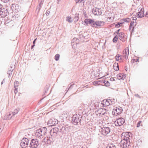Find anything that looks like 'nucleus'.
Masks as SVG:
<instances>
[{"label":"nucleus","mask_w":148,"mask_h":148,"mask_svg":"<svg viewBox=\"0 0 148 148\" xmlns=\"http://www.w3.org/2000/svg\"><path fill=\"white\" fill-rule=\"evenodd\" d=\"M60 132L59 131V129L57 127H55L52 129L50 132L51 137H47L45 138L44 140L46 141L47 143L49 145H50L52 142L54 141L56 138V139L60 138L62 136L60 134Z\"/></svg>","instance_id":"nucleus-1"},{"label":"nucleus","mask_w":148,"mask_h":148,"mask_svg":"<svg viewBox=\"0 0 148 148\" xmlns=\"http://www.w3.org/2000/svg\"><path fill=\"white\" fill-rule=\"evenodd\" d=\"M84 24L86 26H88L89 24L90 26L95 28H99L103 26L105 22L103 21H95V20L91 18L86 19L84 20Z\"/></svg>","instance_id":"nucleus-2"},{"label":"nucleus","mask_w":148,"mask_h":148,"mask_svg":"<svg viewBox=\"0 0 148 148\" xmlns=\"http://www.w3.org/2000/svg\"><path fill=\"white\" fill-rule=\"evenodd\" d=\"M82 116L79 114L74 115L72 117V123L74 125H78L81 123Z\"/></svg>","instance_id":"nucleus-3"},{"label":"nucleus","mask_w":148,"mask_h":148,"mask_svg":"<svg viewBox=\"0 0 148 148\" xmlns=\"http://www.w3.org/2000/svg\"><path fill=\"white\" fill-rule=\"evenodd\" d=\"M47 131V129L45 127L41 128L36 130L35 134L38 137L43 136L46 134Z\"/></svg>","instance_id":"nucleus-4"},{"label":"nucleus","mask_w":148,"mask_h":148,"mask_svg":"<svg viewBox=\"0 0 148 148\" xmlns=\"http://www.w3.org/2000/svg\"><path fill=\"white\" fill-rule=\"evenodd\" d=\"M39 145V140L36 138H33L30 140L29 147L31 148H37Z\"/></svg>","instance_id":"nucleus-5"},{"label":"nucleus","mask_w":148,"mask_h":148,"mask_svg":"<svg viewBox=\"0 0 148 148\" xmlns=\"http://www.w3.org/2000/svg\"><path fill=\"white\" fill-rule=\"evenodd\" d=\"M99 130L101 134L106 136L110 133V129L108 127H101Z\"/></svg>","instance_id":"nucleus-6"},{"label":"nucleus","mask_w":148,"mask_h":148,"mask_svg":"<svg viewBox=\"0 0 148 148\" xmlns=\"http://www.w3.org/2000/svg\"><path fill=\"white\" fill-rule=\"evenodd\" d=\"M70 129V127L68 125H64L62 126L59 130V131L60 132V135L62 136L60 134L61 132L62 134H66L68 132H69Z\"/></svg>","instance_id":"nucleus-7"},{"label":"nucleus","mask_w":148,"mask_h":148,"mask_svg":"<svg viewBox=\"0 0 148 148\" xmlns=\"http://www.w3.org/2000/svg\"><path fill=\"white\" fill-rule=\"evenodd\" d=\"M29 140L26 138H24L21 140L20 143V146L22 148H25L29 145Z\"/></svg>","instance_id":"nucleus-8"},{"label":"nucleus","mask_w":148,"mask_h":148,"mask_svg":"<svg viewBox=\"0 0 148 148\" xmlns=\"http://www.w3.org/2000/svg\"><path fill=\"white\" fill-rule=\"evenodd\" d=\"M130 144V141L129 140H121L120 143V145L121 147L123 148H129Z\"/></svg>","instance_id":"nucleus-9"},{"label":"nucleus","mask_w":148,"mask_h":148,"mask_svg":"<svg viewBox=\"0 0 148 148\" xmlns=\"http://www.w3.org/2000/svg\"><path fill=\"white\" fill-rule=\"evenodd\" d=\"M122 111V108L120 106H118L113 110L112 113L113 115L117 116L120 114Z\"/></svg>","instance_id":"nucleus-10"},{"label":"nucleus","mask_w":148,"mask_h":148,"mask_svg":"<svg viewBox=\"0 0 148 148\" xmlns=\"http://www.w3.org/2000/svg\"><path fill=\"white\" fill-rule=\"evenodd\" d=\"M125 122V119L121 117L117 119L114 123L116 126H120L122 125Z\"/></svg>","instance_id":"nucleus-11"},{"label":"nucleus","mask_w":148,"mask_h":148,"mask_svg":"<svg viewBox=\"0 0 148 148\" xmlns=\"http://www.w3.org/2000/svg\"><path fill=\"white\" fill-rule=\"evenodd\" d=\"M121 137L122 140H129L130 141V136L129 134V133L123 132L121 135Z\"/></svg>","instance_id":"nucleus-12"},{"label":"nucleus","mask_w":148,"mask_h":148,"mask_svg":"<svg viewBox=\"0 0 148 148\" xmlns=\"http://www.w3.org/2000/svg\"><path fill=\"white\" fill-rule=\"evenodd\" d=\"M58 123L57 120L55 118L50 119L47 122V125L49 126H52L56 125Z\"/></svg>","instance_id":"nucleus-13"},{"label":"nucleus","mask_w":148,"mask_h":148,"mask_svg":"<svg viewBox=\"0 0 148 148\" xmlns=\"http://www.w3.org/2000/svg\"><path fill=\"white\" fill-rule=\"evenodd\" d=\"M92 12L94 15H100L102 13V10L101 8H95L92 9Z\"/></svg>","instance_id":"nucleus-14"},{"label":"nucleus","mask_w":148,"mask_h":148,"mask_svg":"<svg viewBox=\"0 0 148 148\" xmlns=\"http://www.w3.org/2000/svg\"><path fill=\"white\" fill-rule=\"evenodd\" d=\"M123 54L122 56L125 58L126 59L128 58L129 54V50L128 48H126L123 51Z\"/></svg>","instance_id":"nucleus-15"},{"label":"nucleus","mask_w":148,"mask_h":148,"mask_svg":"<svg viewBox=\"0 0 148 148\" xmlns=\"http://www.w3.org/2000/svg\"><path fill=\"white\" fill-rule=\"evenodd\" d=\"M112 102L111 100L110 99H105L103 101L102 104L103 106H107L111 104Z\"/></svg>","instance_id":"nucleus-16"},{"label":"nucleus","mask_w":148,"mask_h":148,"mask_svg":"<svg viewBox=\"0 0 148 148\" xmlns=\"http://www.w3.org/2000/svg\"><path fill=\"white\" fill-rule=\"evenodd\" d=\"M119 38L123 42H124L126 40V38L125 37V34L123 32H120L118 35Z\"/></svg>","instance_id":"nucleus-17"},{"label":"nucleus","mask_w":148,"mask_h":148,"mask_svg":"<svg viewBox=\"0 0 148 148\" xmlns=\"http://www.w3.org/2000/svg\"><path fill=\"white\" fill-rule=\"evenodd\" d=\"M144 11L143 9H141L140 11L136 14V15L137 17L139 18H141L144 16Z\"/></svg>","instance_id":"nucleus-18"},{"label":"nucleus","mask_w":148,"mask_h":148,"mask_svg":"<svg viewBox=\"0 0 148 148\" xmlns=\"http://www.w3.org/2000/svg\"><path fill=\"white\" fill-rule=\"evenodd\" d=\"M7 15V10L4 8L1 9L0 10V15L2 17H4Z\"/></svg>","instance_id":"nucleus-19"},{"label":"nucleus","mask_w":148,"mask_h":148,"mask_svg":"<svg viewBox=\"0 0 148 148\" xmlns=\"http://www.w3.org/2000/svg\"><path fill=\"white\" fill-rule=\"evenodd\" d=\"M18 82L17 81L14 82V92L15 94L17 93L18 92Z\"/></svg>","instance_id":"nucleus-20"},{"label":"nucleus","mask_w":148,"mask_h":148,"mask_svg":"<svg viewBox=\"0 0 148 148\" xmlns=\"http://www.w3.org/2000/svg\"><path fill=\"white\" fill-rule=\"evenodd\" d=\"M93 84L95 85H96V84H98V85H102L103 80H97L94 81L93 82Z\"/></svg>","instance_id":"nucleus-21"},{"label":"nucleus","mask_w":148,"mask_h":148,"mask_svg":"<svg viewBox=\"0 0 148 148\" xmlns=\"http://www.w3.org/2000/svg\"><path fill=\"white\" fill-rule=\"evenodd\" d=\"M114 69L116 71H118L119 70V66L118 63H115L113 66Z\"/></svg>","instance_id":"nucleus-22"},{"label":"nucleus","mask_w":148,"mask_h":148,"mask_svg":"<svg viewBox=\"0 0 148 148\" xmlns=\"http://www.w3.org/2000/svg\"><path fill=\"white\" fill-rule=\"evenodd\" d=\"M11 117V114L10 113L7 114L4 116V119L5 120H8Z\"/></svg>","instance_id":"nucleus-23"},{"label":"nucleus","mask_w":148,"mask_h":148,"mask_svg":"<svg viewBox=\"0 0 148 148\" xmlns=\"http://www.w3.org/2000/svg\"><path fill=\"white\" fill-rule=\"evenodd\" d=\"M104 84L105 86H108L110 85V84L109 82L108 81L103 80V84Z\"/></svg>","instance_id":"nucleus-24"},{"label":"nucleus","mask_w":148,"mask_h":148,"mask_svg":"<svg viewBox=\"0 0 148 148\" xmlns=\"http://www.w3.org/2000/svg\"><path fill=\"white\" fill-rule=\"evenodd\" d=\"M106 148H116V147L114 144L111 143L108 145Z\"/></svg>","instance_id":"nucleus-25"},{"label":"nucleus","mask_w":148,"mask_h":148,"mask_svg":"<svg viewBox=\"0 0 148 148\" xmlns=\"http://www.w3.org/2000/svg\"><path fill=\"white\" fill-rule=\"evenodd\" d=\"M79 40L76 38H74L72 40L71 43L77 44L79 42Z\"/></svg>","instance_id":"nucleus-26"},{"label":"nucleus","mask_w":148,"mask_h":148,"mask_svg":"<svg viewBox=\"0 0 148 148\" xmlns=\"http://www.w3.org/2000/svg\"><path fill=\"white\" fill-rule=\"evenodd\" d=\"M10 68H9V70L8 71V73L9 75H12V72L13 70V68L12 67H11L10 69Z\"/></svg>","instance_id":"nucleus-27"},{"label":"nucleus","mask_w":148,"mask_h":148,"mask_svg":"<svg viewBox=\"0 0 148 148\" xmlns=\"http://www.w3.org/2000/svg\"><path fill=\"white\" fill-rule=\"evenodd\" d=\"M130 18H123L121 20V21L122 22H126L128 23L130 21Z\"/></svg>","instance_id":"nucleus-28"},{"label":"nucleus","mask_w":148,"mask_h":148,"mask_svg":"<svg viewBox=\"0 0 148 148\" xmlns=\"http://www.w3.org/2000/svg\"><path fill=\"white\" fill-rule=\"evenodd\" d=\"M41 7L42 6L39 5H38L37 6L36 10V12H37V14H38L40 10Z\"/></svg>","instance_id":"nucleus-29"},{"label":"nucleus","mask_w":148,"mask_h":148,"mask_svg":"<svg viewBox=\"0 0 148 148\" xmlns=\"http://www.w3.org/2000/svg\"><path fill=\"white\" fill-rule=\"evenodd\" d=\"M66 21L70 23H71L73 22V20L71 18V17L70 16L67 17H66Z\"/></svg>","instance_id":"nucleus-30"},{"label":"nucleus","mask_w":148,"mask_h":148,"mask_svg":"<svg viewBox=\"0 0 148 148\" xmlns=\"http://www.w3.org/2000/svg\"><path fill=\"white\" fill-rule=\"evenodd\" d=\"M123 24L124 22H118L115 24V27H119L121 25Z\"/></svg>","instance_id":"nucleus-31"},{"label":"nucleus","mask_w":148,"mask_h":148,"mask_svg":"<svg viewBox=\"0 0 148 148\" xmlns=\"http://www.w3.org/2000/svg\"><path fill=\"white\" fill-rule=\"evenodd\" d=\"M60 55L58 54H56L55 56V59L56 61L59 60L60 58Z\"/></svg>","instance_id":"nucleus-32"},{"label":"nucleus","mask_w":148,"mask_h":148,"mask_svg":"<svg viewBox=\"0 0 148 148\" xmlns=\"http://www.w3.org/2000/svg\"><path fill=\"white\" fill-rule=\"evenodd\" d=\"M118 40V36L117 35L115 36L113 38L112 41L113 42L116 43L117 42Z\"/></svg>","instance_id":"nucleus-33"},{"label":"nucleus","mask_w":148,"mask_h":148,"mask_svg":"<svg viewBox=\"0 0 148 148\" xmlns=\"http://www.w3.org/2000/svg\"><path fill=\"white\" fill-rule=\"evenodd\" d=\"M49 88V85H46L44 88L45 94L47 93L48 91Z\"/></svg>","instance_id":"nucleus-34"},{"label":"nucleus","mask_w":148,"mask_h":148,"mask_svg":"<svg viewBox=\"0 0 148 148\" xmlns=\"http://www.w3.org/2000/svg\"><path fill=\"white\" fill-rule=\"evenodd\" d=\"M134 21H133L132 22V21L130 23L129 29V30H131L132 27L134 25Z\"/></svg>","instance_id":"nucleus-35"},{"label":"nucleus","mask_w":148,"mask_h":148,"mask_svg":"<svg viewBox=\"0 0 148 148\" xmlns=\"http://www.w3.org/2000/svg\"><path fill=\"white\" fill-rule=\"evenodd\" d=\"M79 15L78 14H76L75 15V17H74V19L75 21H77L79 19Z\"/></svg>","instance_id":"nucleus-36"},{"label":"nucleus","mask_w":148,"mask_h":148,"mask_svg":"<svg viewBox=\"0 0 148 148\" xmlns=\"http://www.w3.org/2000/svg\"><path fill=\"white\" fill-rule=\"evenodd\" d=\"M74 85V84H69V85L68 86H69V85H70V86L68 88V90H67V91H68L69 90L71 89L73 87Z\"/></svg>","instance_id":"nucleus-37"},{"label":"nucleus","mask_w":148,"mask_h":148,"mask_svg":"<svg viewBox=\"0 0 148 148\" xmlns=\"http://www.w3.org/2000/svg\"><path fill=\"white\" fill-rule=\"evenodd\" d=\"M120 55L118 54H117L115 56L116 60L117 61H119V58L121 57Z\"/></svg>","instance_id":"nucleus-38"},{"label":"nucleus","mask_w":148,"mask_h":148,"mask_svg":"<svg viewBox=\"0 0 148 148\" xmlns=\"http://www.w3.org/2000/svg\"><path fill=\"white\" fill-rule=\"evenodd\" d=\"M122 76L121 77V79H125V77H126V74H124V73H122Z\"/></svg>","instance_id":"nucleus-39"},{"label":"nucleus","mask_w":148,"mask_h":148,"mask_svg":"<svg viewBox=\"0 0 148 148\" xmlns=\"http://www.w3.org/2000/svg\"><path fill=\"white\" fill-rule=\"evenodd\" d=\"M121 74H122L121 73H119L117 75V78L118 79H119V80L121 79V77H121V76H122Z\"/></svg>","instance_id":"nucleus-40"},{"label":"nucleus","mask_w":148,"mask_h":148,"mask_svg":"<svg viewBox=\"0 0 148 148\" xmlns=\"http://www.w3.org/2000/svg\"><path fill=\"white\" fill-rule=\"evenodd\" d=\"M141 122L142 121H140L139 122H138L137 125L136 127H138L140 126V124L141 123Z\"/></svg>","instance_id":"nucleus-41"},{"label":"nucleus","mask_w":148,"mask_h":148,"mask_svg":"<svg viewBox=\"0 0 148 148\" xmlns=\"http://www.w3.org/2000/svg\"><path fill=\"white\" fill-rule=\"evenodd\" d=\"M76 3H81L82 2L83 0H75Z\"/></svg>","instance_id":"nucleus-42"},{"label":"nucleus","mask_w":148,"mask_h":148,"mask_svg":"<svg viewBox=\"0 0 148 148\" xmlns=\"http://www.w3.org/2000/svg\"><path fill=\"white\" fill-rule=\"evenodd\" d=\"M65 113H63L62 114V117L63 118H67L66 116H65Z\"/></svg>","instance_id":"nucleus-43"},{"label":"nucleus","mask_w":148,"mask_h":148,"mask_svg":"<svg viewBox=\"0 0 148 148\" xmlns=\"http://www.w3.org/2000/svg\"><path fill=\"white\" fill-rule=\"evenodd\" d=\"M132 20L133 21H134V23H135L136 21V17H132Z\"/></svg>","instance_id":"nucleus-44"},{"label":"nucleus","mask_w":148,"mask_h":148,"mask_svg":"<svg viewBox=\"0 0 148 148\" xmlns=\"http://www.w3.org/2000/svg\"><path fill=\"white\" fill-rule=\"evenodd\" d=\"M135 97H138L140 99L141 98V97L138 94H136L135 95Z\"/></svg>","instance_id":"nucleus-45"},{"label":"nucleus","mask_w":148,"mask_h":148,"mask_svg":"<svg viewBox=\"0 0 148 148\" xmlns=\"http://www.w3.org/2000/svg\"><path fill=\"white\" fill-rule=\"evenodd\" d=\"M43 3V2H42V1H41L40 2H39V3L38 5L42 6Z\"/></svg>","instance_id":"nucleus-46"},{"label":"nucleus","mask_w":148,"mask_h":148,"mask_svg":"<svg viewBox=\"0 0 148 148\" xmlns=\"http://www.w3.org/2000/svg\"><path fill=\"white\" fill-rule=\"evenodd\" d=\"M120 29H119L118 30H116V33L117 34H118V35H119V31L120 30Z\"/></svg>","instance_id":"nucleus-47"},{"label":"nucleus","mask_w":148,"mask_h":148,"mask_svg":"<svg viewBox=\"0 0 148 148\" xmlns=\"http://www.w3.org/2000/svg\"><path fill=\"white\" fill-rule=\"evenodd\" d=\"M1 1L4 3H7L8 2L9 0H1Z\"/></svg>","instance_id":"nucleus-48"},{"label":"nucleus","mask_w":148,"mask_h":148,"mask_svg":"<svg viewBox=\"0 0 148 148\" xmlns=\"http://www.w3.org/2000/svg\"><path fill=\"white\" fill-rule=\"evenodd\" d=\"M134 27H133L132 29V31L131 32V34H132V33H133L134 32Z\"/></svg>","instance_id":"nucleus-49"},{"label":"nucleus","mask_w":148,"mask_h":148,"mask_svg":"<svg viewBox=\"0 0 148 148\" xmlns=\"http://www.w3.org/2000/svg\"><path fill=\"white\" fill-rule=\"evenodd\" d=\"M146 17L148 18V11H147L145 15Z\"/></svg>","instance_id":"nucleus-50"},{"label":"nucleus","mask_w":148,"mask_h":148,"mask_svg":"<svg viewBox=\"0 0 148 148\" xmlns=\"http://www.w3.org/2000/svg\"><path fill=\"white\" fill-rule=\"evenodd\" d=\"M133 60L134 62L135 61V62H137L139 60V59L137 58L136 60L135 59H133Z\"/></svg>","instance_id":"nucleus-51"},{"label":"nucleus","mask_w":148,"mask_h":148,"mask_svg":"<svg viewBox=\"0 0 148 148\" xmlns=\"http://www.w3.org/2000/svg\"><path fill=\"white\" fill-rule=\"evenodd\" d=\"M37 38H36V39H35L33 41V44H34V45H35V42H36V40H37Z\"/></svg>","instance_id":"nucleus-52"},{"label":"nucleus","mask_w":148,"mask_h":148,"mask_svg":"<svg viewBox=\"0 0 148 148\" xmlns=\"http://www.w3.org/2000/svg\"><path fill=\"white\" fill-rule=\"evenodd\" d=\"M110 80L111 81H115V79L114 77H111Z\"/></svg>","instance_id":"nucleus-53"},{"label":"nucleus","mask_w":148,"mask_h":148,"mask_svg":"<svg viewBox=\"0 0 148 148\" xmlns=\"http://www.w3.org/2000/svg\"><path fill=\"white\" fill-rule=\"evenodd\" d=\"M50 12L49 11H47V12H46V15L47 16H48L49 14V13H50Z\"/></svg>","instance_id":"nucleus-54"},{"label":"nucleus","mask_w":148,"mask_h":148,"mask_svg":"<svg viewBox=\"0 0 148 148\" xmlns=\"http://www.w3.org/2000/svg\"><path fill=\"white\" fill-rule=\"evenodd\" d=\"M18 112V110H14V112H13V113H17Z\"/></svg>","instance_id":"nucleus-55"},{"label":"nucleus","mask_w":148,"mask_h":148,"mask_svg":"<svg viewBox=\"0 0 148 148\" xmlns=\"http://www.w3.org/2000/svg\"><path fill=\"white\" fill-rule=\"evenodd\" d=\"M34 46H35V45L33 44V45L31 46V49H33L34 47Z\"/></svg>","instance_id":"nucleus-56"},{"label":"nucleus","mask_w":148,"mask_h":148,"mask_svg":"<svg viewBox=\"0 0 148 148\" xmlns=\"http://www.w3.org/2000/svg\"><path fill=\"white\" fill-rule=\"evenodd\" d=\"M125 70L126 71H127V66H125Z\"/></svg>","instance_id":"nucleus-57"},{"label":"nucleus","mask_w":148,"mask_h":148,"mask_svg":"<svg viewBox=\"0 0 148 148\" xmlns=\"http://www.w3.org/2000/svg\"><path fill=\"white\" fill-rule=\"evenodd\" d=\"M81 35L83 37V38H85V36H84V35L83 34H81Z\"/></svg>","instance_id":"nucleus-58"},{"label":"nucleus","mask_w":148,"mask_h":148,"mask_svg":"<svg viewBox=\"0 0 148 148\" xmlns=\"http://www.w3.org/2000/svg\"><path fill=\"white\" fill-rule=\"evenodd\" d=\"M25 0H19V1H21V2H24Z\"/></svg>","instance_id":"nucleus-59"},{"label":"nucleus","mask_w":148,"mask_h":148,"mask_svg":"<svg viewBox=\"0 0 148 148\" xmlns=\"http://www.w3.org/2000/svg\"><path fill=\"white\" fill-rule=\"evenodd\" d=\"M44 1V0H39V2H40L41 1H42V2H43Z\"/></svg>","instance_id":"nucleus-60"},{"label":"nucleus","mask_w":148,"mask_h":148,"mask_svg":"<svg viewBox=\"0 0 148 148\" xmlns=\"http://www.w3.org/2000/svg\"><path fill=\"white\" fill-rule=\"evenodd\" d=\"M119 60H122V59L121 58H119Z\"/></svg>","instance_id":"nucleus-61"},{"label":"nucleus","mask_w":148,"mask_h":148,"mask_svg":"<svg viewBox=\"0 0 148 148\" xmlns=\"http://www.w3.org/2000/svg\"><path fill=\"white\" fill-rule=\"evenodd\" d=\"M106 113V112H104L102 114L103 115H104V114Z\"/></svg>","instance_id":"nucleus-62"},{"label":"nucleus","mask_w":148,"mask_h":148,"mask_svg":"<svg viewBox=\"0 0 148 148\" xmlns=\"http://www.w3.org/2000/svg\"><path fill=\"white\" fill-rule=\"evenodd\" d=\"M85 87H86V88H87L88 87V86L87 85Z\"/></svg>","instance_id":"nucleus-63"},{"label":"nucleus","mask_w":148,"mask_h":148,"mask_svg":"<svg viewBox=\"0 0 148 148\" xmlns=\"http://www.w3.org/2000/svg\"><path fill=\"white\" fill-rule=\"evenodd\" d=\"M68 90V89L66 88V91H67V90Z\"/></svg>","instance_id":"nucleus-64"}]
</instances>
